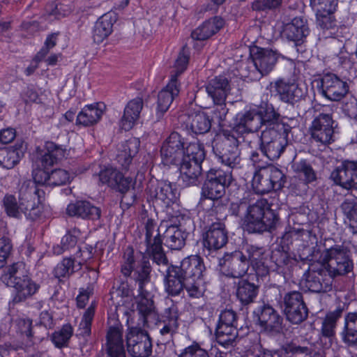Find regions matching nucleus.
Segmentation results:
<instances>
[{
	"mask_svg": "<svg viewBox=\"0 0 357 357\" xmlns=\"http://www.w3.org/2000/svg\"><path fill=\"white\" fill-rule=\"evenodd\" d=\"M203 259L198 255L184 258L180 266L172 265L165 271L164 287L165 292L177 296L185 289L190 298H200L206 291Z\"/></svg>",
	"mask_w": 357,
	"mask_h": 357,
	"instance_id": "1",
	"label": "nucleus"
},
{
	"mask_svg": "<svg viewBox=\"0 0 357 357\" xmlns=\"http://www.w3.org/2000/svg\"><path fill=\"white\" fill-rule=\"evenodd\" d=\"M151 271V267L146 257L142 253L135 254L132 247L128 246L125 250L121 273L126 277L130 276L138 285L137 309L144 321H146V317L155 310L153 296L147 288L150 285Z\"/></svg>",
	"mask_w": 357,
	"mask_h": 357,
	"instance_id": "2",
	"label": "nucleus"
},
{
	"mask_svg": "<svg viewBox=\"0 0 357 357\" xmlns=\"http://www.w3.org/2000/svg\"><path fill=\"white\" fill-rule=\"evenodd\" d=\"M279 221L278 215L271 208L266 199L248 204L243 219L244 229L250 234L271 232L276 229Z\"/></svg>",
	"mask_w": 357,
	"mask_h": 357,
	"instance_id": "3",
	"label": "nucleus"
},
{
	"mask_svg": "<svg viewBox=\"0 0 357 357\" xmlns=\"http://www.w3.org/2000/svg\"><path fill=\"white\" fill-rule=\"evenodd\" d=\"M277 113L272 104L261 102L258 106L237 114L234 126L229 130L238 137L256 132L263 129L276 116Z\"/></svg>",
	"mask_w": 357,
	"mask_h": 357,
	"instance_id": "4",
	"label": "nucleus"
},
{
	"mask_svg": "<svg viewBox=\"0 0 357 357\" xmlns=\"http://www.w3.org/2000/svg\"><path fill=\"white\" fill-rule=\"evenodd\" d=\"M238 137L229 130H222L212 142L213 152L218 160L232 169L242 167Z\"/></svg>",
	"mask_w": 357,
	"mask_h": 357,
	"instance_id": "5",
	"label": "nucleus"
},
{
	"mask_svg": "<svg viewBox=\"0 0 357 357\" xmlns=\"http://www.w3.org/2000/svg\"><path fill=\"white\" fill-rule=\"evenodd\" d=\"M185 158L178 164L181 179L185 187L197 186L200 184L202 175V164L206 157L203 144H190L186 151Z\"/></svg>",
	"mask_w": 357,
	"mask_h": 357,
	"instance_id": "6",
	"label": "nucleus"
},
{
	"mask_svg": "<svg viewBox=\"0 0 357 357\" xmlns=\"http://www.w3.org/2000/svg\"><path fill=\"white\" fill-rule=\"evenodd\" d=\"M337 127V123L331 113L320 112L314 116L309 128L311 143L324 149L328 146L335 140Z\"/></svg>",
	"mask_w": 357,
	"mask_h": 357,
	"instance_id": "7",
	"label": "nucleus"
},
{
	"mask_svg": "<svg viewBox=\"0 0 357 357\" xmlns=\"http://www.w3.org/2000/svg\"><path fill=\"white\" fill-rule=\"evenodd\" d=\"M237 314L232 309L221 310L215 328L217 343L225 349L234 347L238 337Z\"/></svg>",
	"mask_w": 357,
	"mask_h": 357,
	"instance_id": "8",
	"label": "nucleus"
},
{
	"mask_svg": "<svg viewBox=\"0 0 357 357\" xmlns=\"http://www.w3.org/2000/svg\"><path fill=\"white\" fill-rule=\"evenodd\" d=\"M192 144H201L198 141L188 142L177 132H172L163 142L160 149L162 163L165 166L178 164L185 158L187 149Z\"/></svg>",
	"mask_w": 357,
	"mask_h": 357,
	"instance_id": "9",
	"label": "nucleus"
},
{
	"mask_svg": "<svg viewBox=\"0 0 357 357\" xmlns=\"http://www.w3.org/2000/svg\"><path fill=\"white\" fill-rule=\"evenodd\" d=\"M303 236L313 237L317 240L316 235H312V231L303 229L292 228L283 234L281 238V243L284 245H280L273 249L271 255V260L275 264L278 272L284 274L288 272L292 264L293 258L290 257L288 252L287 245L289 243H291L294 237Z\"/></svg>",
	"mask_w": 357,
	"mask_h": 357,
	"instance_id": "10",
	"label": "nucleus"
},
{
	"mask_svg": "<svg viewBox=\"0 0 357 357\" xmlns=\"http://www.w3.org/2000/svg\"><path fill=\"white\" fill-rule=\"evenodd\" d=\"M286 181L287 177L281 169L275 166H269L255 172L252 186L257 194L264 195L282 189Z\"/></svg>",
	"mask_w": 357,
	"mask_h": 357,
	"instance_id": "11",
	"label": "nucleus"
},
{
	"mask_svg": "<svg viewBox=\"0 0 357 357\" xmlns=\"http://www.w3.org/2000/svg\"><path fill=\"white\" fill-rule=\"evenodd\" d=\"M325 267L333 278L344 275L354 269L350 250L343 245H334L326 250Z\"/></svg>",
	"mask_w": 357,
	"mask_h": 357,
	"instance_id": "12",
	"label": "nucleus"
},
{
	"mask_svg": "<svg viewBox=\"0 0 357 357\" xmlns=\"http://www.w3.org/2000/svg\"><path fill=\"white\" fill-rule=\"evenodd\" d=\"M333 279L325 264H321L319 267L312 265L304 273L301 284L313 293H327L333 289Z\"/></svg>",
	"mask_w": 357,
	"mask_h": 357,
	"instance_id": "13",
	"label": "nucleus"
},
{
	"mask_svg": "<svg viewBox=\"0 0 357 357\" xmlns=\"http://www.w3.org/2000/svg\"><path fill=\"white\" fill-rule=\"evenodd\" d=\"M44 195L45 192L35 182L29 180L22 184L19 190L18 199L26 208L28 220L35 221L40 218L42 213L40 204Z\"/></svg>",
	"mask_w": 357,
	"mask_h": 357,
	"instance_id": "14",
	"label": "nucleus"
},
{
	"mask_svg": "<svg viewBox=\"0 0 357 357\" xmlns=\"http://www.w3.org/2000/svg\"><path fill=\"white\" fill-rule=\"evenodd\" d=\"M144 229L145 251L152 257L153 261L155 264L166 266L167 269L170 265H169L167 257L162 248L160 227L158 226L154 220L148 219L145 223Z\"/></svg>",
	"mask_w": 357,
	"mask_h": 357,
	"instance_id": "15",
	"label": "nucleus"
},
{
	"mask_svg": "<svg viewBox=\"0 0 357 357\" xmlns=\"http://www.w3.org/2000/svg\"><path fill=\"white\" fill-rule=\"evenodd\" d=\"M98 176L100 185H107L119 193L129 191L136 184V179L124 176L119 169L111 165L101 167Z\"/></svg>",
	"mask_w": 357,
	"mask_h": 357,
	"instance_id": "16",
	"label": "nucleus"
},
{
	"mask_svg": "<svg viewBox=\"0 0 357 357\" xmlns=\"http://www.w3.org/2000/svg\"><path fill=\"white\" fill-rule=\"evenodd\" d=\"M219 266L220 271L225 276L242 279L250 268V262L243 252L235 250L226 252L219 259Z\"/></svg>",
	"mask_w": 357,
	"mask_h": 357,
	"instance_id": "17",
	"label": "nucleus"
},
{
	"mask_svg": "<svg viewBox=\"0 0 357 357\" xmlns=\"http://www.w3.org/2000/svg\"><path fill=\"white\" fill-rule=\"evenodd\" d=\"M315 82L319 93L332 101L341 100L349 92L348 83L333 73L325 74Z\"/></svg>",
	"mask_w": 357,
	"mask_h": 357,
	"instance_id": "18",
	"label": "nucleus"
},
{
	"mask_svg": "<svg viewBox=\"0 0 357 357\" xmlns=\"http://www.w3.org/2000/svg\"><path fill=\"white\" fill-rule=\"evenodd\" d=\"M250 54L257 70V75L253 78L256 80H259L262 77L268 75L274 69L278 59L280 57L284 58L276 50L257 46L251 49Z\"/></svg>",
	"mask_w": 357,
	"mask_h": 357,
	"instance_id": "19",
	"label": "nucleus"
},
{
	"mask_svg": "<svg viewBox=\"0 0 357 357\" xmlns=\"http://www.w3.org/2000/svg\"><path fill=\"white\" fill-rule=\"evenodd\" d=\"M147 193L153 203L162 208L169 207L176 202L180 195L176 184L166 181H157L155 184L151 183L147 188Z\"/></svg>",
	"mask_w": 357,
	"mask_h": 357,
	"instance_id": "20",
	"label": "nucleus"
},
{
	"mask_svg": "<svg viewBox=\"0 0 357 357\" xmlns=\"http://www.w3.org/2000/svg\"><path fill=\"white\" fill-rule=\"evenodd\" d=\"M127 350L132 357H149L152 341L149 333L139 328H131L126 335Z\"/></svg>",
	"mask_w": 357,
	"mask_h": 357,
	"instance_id": "21",
	"label": "nucleus"
},
{
	"mask_svg": "<svg viewBox=\"0 0 357 357\" xmlns=\"http://www.w3.org/2000/svg\"><path fill=\"white\" fill-rule=\"evenodd\" d=\"M256 324L264 331L278 334L282 329L283 318L270 304L263 303L254 312Z\"/></svg>",
	"mask_w": 357,
	"mask_h": 357,
	"instance_id": "22",
	"label": "nucleus"
},
{
	"mask_svg": "<svg viewBox=\"0 0 357 357\" xmlns=\"http://www.w3.org/2000/svg\"><path fill=\"white\" fill-rule=\"evenodd\" d=\"M330 178L345 190H357V160H344L331 173Z\"/></svg>",
	"mask_w": 357,
	"mask_h": 357,
	"instance_id": "23",
	"label": "nucleus"
},
{
	"mask_svg": "<svg viewBox=\"0 0 357 357\" xmlns=\"http://www.w3.org/2000/svg\"><path fill=\"white\" fill-rule=\"evenodd\" d=\"M227 241L228 233L225 224L220 221L213 222L203 234V252L205 255H210L211 251L223 248Z\"/></svg>",
	"mask_w": 357,
	"mask_h": 357,
	"instance_id": "24",
	"label": "nucleus"
},
{
	"mask_svg": "<svg viewBox=\"0 0 357 357\" xmlns=\"http://www.w3.org/2000/svg\"><path fill=\"white\" fill-rule=\"evenodd\" d=\"M271 92L282 102L294 105L303 99L305 93L298 84L284 79H278L271 83Z\"/></svg>",
	"mask_w": 357,
	"mask_h": 357,
	"instance_id": "25",
	"label": "nucleus"
},
{
	"mask_svg": "<svg viewBox=\"0 0 357 357\" xmlns=\"http://www.w3.org/2000/svg\"><path fill=\"white\" fill-rule=\"evenodd\" d=\"M261 130L259 137V144L273 143L275 141H288V135L291 126L280 120V114L278 112Z\"/></svg>",
	"mask_w": 357,
	"mask_h": 357,
	"instance_id": "26",
	"label": "nucleus"
},
{
	"mask_svg": "<svg viewBox=\"0 0 357 357\" xmlns=\"http://www.w3.org/2000/svg\"><path fill=\"white\" fill-rule=\"evenodd\" d=\"M310 33L307 20L303 17H294L291 22L285 24L281 31V36L293 42L297 47H301Z\"/></svg>",
	"mask_w": 357,
	"mask_h": 357,
	"instance_id": "27",
	"label": "nucleus"
},
{
	"mask_svg": "<svg viewBox=\"0 0 357 357\" xmlns=\"http://www.w3.org/2000/svg\"><path fill=\"white\" fill-rule=\"evenodd\" d=\"M225 189L226 188L220 185V183H215L205 177L201 189L200 202L207 199L212 200L211 209L213 211L218 213L225 208L222 202V198L225 194Z\"/></svg>",
	"mask_w": 357,
	"mask_h": 357,
	"instance_id": "28",
	"label": "nucleus"
},
{
	"mask_svg": "<svg viewBox=\"0 0 357 357\" xmlns=\"http://www.w3.org/2000/svg\"><path fill=\"white\" fill-rule=\"evenodd\" d=\"M248 260L255 271V277L266 276L269 273L268 266L266 264V255L264 247L248 244L245 247Z\"/></svg>",
	"mask_w": 357,
	"mask_h": 357,
	"instance_id": "29",
	"label": "nucleus"
},
{
	"mask_svg": "<svg viewBox=\"0 0 357 357\" xmlns=\"http://www.w3.org/2000/svg\"><path fill=\"white\" fill-rule=\"evenodd\" d=\"M107 357H126L123 340V327L120 324L110 326L106 336Z\"/></svg>",
	"mask_w": 357,
	"mask_h": 357,
	"instance_id": "30",
	"label": "nucleus"
},
{
	"mask_svg": "<svg viewBox=\"0 0 357 357\" xmlns=\"http://www.w3.org/2000/svg\"><path fill=\"white\" fill-rule=\"evenodd\" d=\"M66 213L70 217L98 220L101 217V209L86 200H77L70 203Z\"/></svg>",
	"mask_w": 357,
	"mask_h": 357,
	"instance_id": "31",
	"label": "nucleus"
},
{
	"mask_svg": "<svg viewBox=\"0 0 357 357\" xmlns=\"http://www.w3.org/2000/svg\"><path fill=\"white\" fill-rule=\"evenodd\" d=\"M259 291V285L254 282L251 273L248 275V278L240 279L236 284V298L244 306L254 303Z\"/></svg>",
	"mask_w": 357,
	"mask_h": 357,
	"instance_id": "32",
	"label": "nucleus"
},
{
	"mask_svg": "<svg viewBox=\"0 0 357 357\" xmlns=\"http://www.w3.org/2000/svg\"><path fill=\"white\" fill-rule=\"evenodd\" d=\"M180 84L174 80H169L167 86L158 95L156 115L158 119L162 117L169 108L174 99L178 96Z\"/></svg>",
	"mask_w": 357,
	"mask_h": 357,
	"instance_id": "33",
	"label": "nucleus"
},
{
	"mask_svg": "<svg viewBox=\"0 0 357 357\" xmlns=\"http://www.w3.org/2000/svg\"><path fill=\"white\" fill-rule=\"evenodd\" d=\"M230 90L229 81L223 75L214 77L206 85V91L213 102H225Z\"/></svg>",
	"mask_w": 357,
	"mask_h": 357,
	"instance_id": "34",
	"label": "nucleus"
},
{
	"mask_svg": "<svg viewBox=\"0 0 357 357\" xmlns=\"http://www.w3.org/2000/svg\"><path fill=\"white\" fill-rule=\"evenodd\" d=\"M188 234L176 225H171L167 227L165 231L161 234L162 245L170 250H180L185 245V240Z\"/></svg>",
	"mask_w": 357,
	"mask_h": 357,
	"instance_id": "35",
	"label": "nucleus"
},
{
	"mask_svg": "<svg viewBox=\"0 0 357 357\" xmlns=\"http://www.w3.org/2000/svg\"><path fill=\"white\" fill-rule=\"evenodd\" d=\"M293 167L298 178L301 181L299 192H306L309 188V185L312 184L317 180V172L306 160H301L294 163Z\"/></svg>",
	"mask_w": 357,
	"mask_h": 357,
	"instance_id": "36",
	"label": "nucleus"
},
{
	"mask_svg": "<svg viewBox=\"0 0 357 357\" xmlns=\"http://www.w3.org/2000/svg\"><path fill=\"white\" fill-rule=\"evenodd\" d=\"M225 22L220 17L215 16L204 21L191 33V37L197 40H205L218 33L224 26Z\"/></svg>",
	"mask_w": 357,
	"mask_h": 357,
	"instance_id": "37",
	"label": "nucleus"
},
{
	"mask_svg": "<svg viewBox=\"0 0 357 357\" xmlns=\"http://www.w3.org/2000/svg\"><path fill=\"white\" fill-rule=\"evenodd\" d=\"M143 108V99L137 97L130 100L126 105L123 115L121 119V127L126 131L132 128L135 122L139 117Z\"/></svg>",
	"mask_w": 357,
	"mask_h": 357,
	"instance_id": "38",
	"label": "nucleus"
},
{
	"mask_svg": "<svg viewBox=\"0 0 357 357\" xmlns=\"http://www.w3.org/2000/svg\"><path fill=\"white\" fill-rule=\"evenodd\" d=\"M268 293L275 295L276 300H278V298L282 299L281 301H277L282 310L306 304L303 294L298 291H290L284 294V296L282 298L281 287L273 285L268 289Z\"/></svg>",
	"mask_w": 357,
	"mask_h": 357,
	"instance_id": "39",
	"label": "nucleus"
},
{
	"mask_svg": "<svg viewBox=\"0 0 357 357\" xmlns=\"http://www.w3.org/2000/svg\"><path fill=\"white\" fill-rule=\"evenodd\" d=\"M105 106L99 102L86 105L77 114L76 124L91 126L96 124L103 114Z\"/></svg>",
	"mask_w": 357,
	"mask_h": 357,
	"instance_id": "40",
	"label": "nucleus"
},
{
	"mask_svg": "<svg viewBox=\"0 0 357 357\" xmlns=\"http://www.w3.org/2000/svg\"><path fill=\"white\" fill-rule=\"evenodd\" d=\"M116 19L114 13H107L102 15L96 22L93 28V39L96 43H102L112 32Z\"/></svg>",
	"mask_w": 357,
	"mask_h": 357,
	"instance_id": "41",
	"label": "nucleus"
},
{
	"mask_svg": "<svg viewBox=\"0 0 357 357\" xmlns=\"http://www.w3.org/2000/svg\"><path fill=\"white\" fill-rule=\"evenodd\" d=\"M140 142L136 139H130L121 144L116 157L117 162L124 169H128L132 158L139 151Z\"/></svg>",
	"mask_w": 357,
	"mask_h": 357,
	"instance_id": "42",
	"label": "nucleus"
},
{
	"mask_svg": "<svg viewBox=\"0 0 357 357\" xmlns=\"http://www.w3.org/2000/svg\"><path fill=\"white\" fill-rule=\"evenodd\" d=\"M11 287H13L15 291L13 298V303H19L34 295L38 291L40 285L29 277L22 279L21 282H18V283Z\"/></svg>",
	"mask_w": 357,
	"mask_h": 357,
	"instance_id": "43",
	"label": "nucleus"
},
{
	"mask_svg": "<svg viewBox=\"0 0 357 357\" xmlns=\"http://www.w3.org/2000/svg\"><path fill=\"white\" fill-rule=\"evenodd\" d=\"M75 262L74 258L66 257L57 264L53 270V275L58 279L59 284H64L66 279H68L75 271L81 268L82 262H77V264Z\"/></svg>",
	"mask_w": 357,
	"mask_h": 357,
	"instance_id": "44",
	"label": "nucleus"
},
{
	"mask_svg": "<svg viewBox=\"0 0 357 357\" xmlns=\"http://www.w3.org/2000/svg\"><path fill=\"white\" fill-rule=\"evenodd\" d=\"M341 336L342 341L348 346L357 345V312H348L345 314Z\"/></svg>",
	"mask_w": 357,
	"mask_h": 357,
	"instance_id": "45",
	"label": "nucleus"
},
{
	"mask_svg": "<svg viewBox=\"0 0 357 357\" xmlns=\"http://www.w3.org/2000/svg\"><path fill=\"white\" fill-rule=\"evenodd\" d=\"M45 148L46 152L41 158V164L45 169L54 165L58 160L65 157L66 149L52 142H47Z\"/></svg>",
	"mask_w": 357,
	"mask_h": 357,
	"instance_id": "46",
	"label": "nucleus"
},
{
	"mask_svg": "<svg viewBox=\"0 0 357 357\" xmlns=\"http://www.w3.org/2000/svg\"><path fill=\"white\" fill-rule=\"evenodd\" d=\"M344 307L339 305L334 310L326 313L321 326V334L324 337L331 339L335 336L337 321L342 317Z\"/></svg>",
	"mask_w": 357,
	"mask_h": 357,
	"instance_id": "47",
	"label": "nucleus"
},
{
	"mask_svg": "<svg viewBox=\"0 0 357 357\" xmlns=\"http://www.w3.org/2000/svg\"><path fill=\"white\" fill-rule=\"evenodd\" d=\"M3 207L6 215L10 218L21 219L24 215L28 220L26 208H24L20 202L17 200L13 195L6 194L3 200Z\"/></svg>",
	"mask_w": 357,
	"mask_h": 357,
	"instance_id": "48",
	"label": "nucleus"
},
{
	"mask_svg": "<svg viewBox=\"0 0 357 357\" xmlns=\"http://www.w3.org/2000/svg\"><path fill=\"white\" fill-rule=\"evenodd\" d=\"M25 278H29V276L26 274L24 264L22 262H17L8 267L6 272L1 275V279L8 287H12L18 282H21Z\"/></svg>",
	"mask_w": 357,
	"mask_h": 357,
	"instance_id": "49",
	"label": "nucleus"
},
{
	"mask_svg": "<svg viewBox=\"0 0 357 357\" xmlns=\"http://www.w3.org/2000/svg\"><path fill=\"white\" fill-rule=\"evenodd\" d=\"M189 127L195 134L208 132L211 128V119L204 112H199L189 117Z\"/></svg>",
	"mask_w": 357,
	"mask_h": 357,
	"instance_id": "50",
	"label": "nucleus"
},
{
	"mask_svg": "<svg viewBox=\"0 0 357 357\" xmlns=\"http://www.w3.org/2000/svg\"><path fill=\"white\" fill-rule=\"evenodd\" d=\"M23 156L20 149L4 147L0 149V166L6 169L13 168Z\"/></svg>",
	"mask_w": 357,
	"mask_h": 357,
	"instance_id": "51",
	"label": "nucleus"
},
{
	"mask_svg": "<svg viewBox=\"0 0 357 357\" xmlns=\"http://www.w3.org/2000/svg\"><path fill=\"white\" fill-rule=\"evenodd\" d=\"M73 333L74 330L72 325L66 324L60 329L52 333L50 340L57 349L68 347Z\"/></svg>",
	"mask_w": 357,
	"mask_h": 357,
	"instance_id": "52",
	"label": "nucleus"
},
{
	"mask_svg": "<svg viewBox=\"0 0 357 357\" xmlns=\"http://www.w3.org/2000/svg\"><path fill=\"white\" fill-rule=\"evenodd\" d=\"M288 141H275L273 143L259 144V149L269 160H278L284 152Z\"/></svg>",
	"mask_w": 357,
	"mask_h": 357,
	"instance_id": "53",
	"label": "nucleus"
},
{
	"mask_svg": "<svg viewBox=\"0 0 357 357\" xmlns=\"http://www.w3.org/2000/svg\"><path fill=\"white\" fill-rule=\"evenodd\" d=\"M282 312L286 319L294 325H299L305 321L309 314L307 304L282 310Z\"/></svg>",
	"mask_w": 357,
	"mask_h": 357,
	"instance_id": "54",
	"label": "nucleus"
},
{
	"mask_svg": "<svg viewBox=\"0 0 357 357\" xmlns=\"http://www.w3.org/2000/svg\"><path fill=\"white\" fill-rule=\"evenodd\" d=\"M190 54V49L186 45H183L176 59L174 69L171 72L170 80L178 82L177 78L186 70L189 62Z\"/></svg>",
	"mask_w": 357,
	"mask_h": 357,
	"instance_id": "55",
	"label": "nucleus"
},
{
	"mask_svg": "<svg viewBox=\"0 0 357 357\" xmlns=\"http://www.w3.org/2000/svg\"><path fill=\"white\" fill-rule=\"evenodd\" d=\"M79 234V231L76 229L68 231L67 234L62 237L61 244L53 246L54 254L59 255L65 251L70 250L75 248L77 243Z\"/></svg>",
	"mask_w": 357,
	"mask_h": 357,
	"instance_id": "56",
	"label": "nucleus"
},
{
	"mask_svg": "<svg viewBox=\"0 0 357 357\" xmlns=\"http://www.w3.org/2000/svg\"><path fill=\"white\" fill-rule=\"evenodd\" d=\"M206 178L228 188L234 178L231 171L225 170L222 168H211L206 174Z\"/></svg>",
	"mask_w": 357,
	"mask_h": 357,
	"instance_id": "57",
	"label": "nucleus"
},
{
	"mask_svg": "<svg viewBox=\"0 0 357 357\" xmlns=\"http://www.w3.org/2000/svg\"><path fill=\"white\" fill-rule=\"evenodd\" d=\"M95 314V307L92 305L89 307L84 312L82 320L79 324L77 336L89 337L91 332V323Z\"/></svg>",
	"mask_w": 357,
	"mask_h": 357,
	"instance_id": "58",
	"label": "nucleus"
},
{
	"mask_svg": "<svg viewBox=\"0 0 357 357\" xmlns=\"http://www.w3.org/2000/svg\"><path fill=\"white\" fill-rule=\"evenodd\" d=\"M74 175L63 169H56L50 172L49 186H59L68 184L73 179Z\"/></svg>",
	"mask_w": 357,
	"mask_h": 357,
	"instance_id": "59",
	"label": "nucleus"
},
{
	"mask_svg": "<svg viewBox=\"0 0 357 357\" xmlns=\"http://www.w3.org/2000/svg\"><path fill=\"white\" fill-rule=\"evenodd\" d=\"M344 216L351 222H357V199L347 198L340 205Z\"/></svg>",
	"mask_w": 357,
	"mask_h": 357,
	"instance_id": "60",
	"label": "nucleus"
},
{
	"mask_svg": "<svg viewBox=\"0 0 357 357\" xmlns=\"http://www.w3.org/2000/svg\"><path fill=\"white\" fill-rule=\"evenodd\" d=\"M338 0H310V6L315 13H334Z\"/></svg>",
	"mask_w": 357,
	"mask_h": 357,
	"instance_id": "61",
	"label": "nucleus"
},
{
	"mask_svg": "<svg viewBox=\"0 0 357 357\" xmlns=\"http://www.w3.org/2000/svg\"><path fill=\"white\" fill-rule=\"evenodd\" d=\"M57 37L58 33H53L47 36L44 45L34 56L35 61L40 62L45 60L50 50L56 45Z\"/></svg>",
	"mask_w": 357,
	"mask_h": 357,
	"instance_id": "62",
	"label": "nucleus"
},
{
	"mask_svg": "<svg viewBox=\"0 0 357 357\" xmlns=\"http://www.w3.org/2000/svg\"><path fill=\"white\" fill-rule=\"evenodd\" d=\"M317 26L322 30H329L336 26L333 13H315Z\"/></svg>",
	"mask_w": 357,
	"mask_h": 357,
	"instance_id": "63",
	"label": "nucleus"
},
{
	"mask_svg": "<svg viewBox=\"0 0 357 357\" xmlns=\"http://www.w3.org/2000/svg\"><path fill=\"white\" fill-rule=\"evenodd\" d=\"M178 357H210L205 349L196 342L183 349Z\"/></svg>",
	"mask_w": 357,
	"mask_h": 357,
	"instance_id": "64",
	"label": "nucleus"
}]
</instances>
